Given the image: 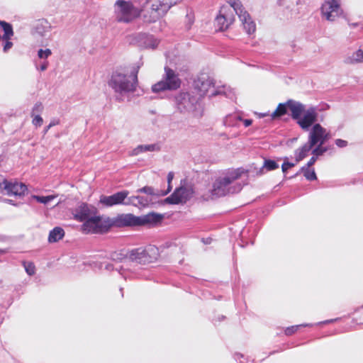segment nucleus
I'll return each instance as SVG.
<instances>
[{"mask_svg": "<svg viewBox=\"0 0 363 363\" xmlns=\"http://www.w3.org/2000/svg\"><path fill=\"white\" fill-rule=\"evenodd\" d=\"M330 138V135L328 132H327L326 129L325 128V136H324V143L328 140Z\"/></svg>", "mask_w": 363, "mask_h": 363, "instance_id": "nucleus-53", "label": "nucleus"}, {"mask_svg": "<svg viewBox=\"0 0 363 363\" xmlns=\"http://www.w3.org/2000/svg\"><path fill=\"white\" fill-rule=\"evenodd\" d=\"M239 363H242V361H240Z\"/></svg>", "mask_w": 363, "mask_h": 363, "instance_id": "nucleus-63", "label": "nucleus"}, {"mask_svg": "<svg viewBox=\"0 0 363 363\" xmlns=\"http://www.w3.org/2000/svg\"><path fill=\"white\" fill-rule=\"evenodd\" d=\"M140 66L133 67L130 74L117 69L111 74L108 86L116 94V100L118 102L124 101L125 96L135 91L138 86V74Z\"/></svg>", "mask_w": 363, "mask_h": 363, "instance_id": "nucleus-2", "label": "nucleus"}, {"mask_svg": "<svg viewBox=\"0 0 363 363\" xmlns=\"http://www.w3.org/2000/svg\"><path fill=\"white\" fill-rule=\"evenodd\" d=\"M65 235L64 230L60 227H55L50 230L48 236L49 242H55L61 240Z\"/></svg>", "mask_w": 363, "mask_h": 363, "instance_id": "nucleus-25", "label": "nucleus"}, {"mask_svg": "<svg viewBox=\"0 0 363 363\" xmlns=\"http://www.w3.org/2000/svg\"><path fill=\"white\" fill-rule=\"evenodd\" d=\"M116 270L118 271V272L125 278V277L124 275L125 268H124L123 265L121 266L119 268L116 267Z\"/></svg>", "mask_w": 363, "mask_h": 363, "instance_id": "nucleus-52", "label": "nucleus"}, {"mask_svg": "<svg viewBox=\"0 0 363 363\" xmlns=\"http://www.w3.org/2000/svg\"><path fill=\"white\" fill-rule=\"evenodd\" d=\"M357 25V23H353L352 26H356Z\"/></svg>", "mask_w": 363, "mask_h": 363, "instance_id": "nucleus-61", "label": "nucleus"}, {"mask_svg": "<svg viewBox=\"0 0 363 363\" xmlns=\"http://www.w3.org/2000/svg\"><path fill=\"white\" fill-rule=\"evenodd\" d=\"M160 146L158 144L140 145L134 148L130 153L131 156H136L145 152L159 151Z\"/></svg>", "mask_w": 363, "mask_h": 363, "instance_id": "nucleus-22", "label": "nucleus"}, {"mask_svg": "<svg viewBox=\"0 0 363 363\" xmlns=\"http://www.w3.org/2000/svg\"><path fill=\"white\" fill-rule=\"evenodd\" d=\"M33 199H35L36 201L40 203L47 204L50 201H52L54 199L56 198V196L55 195H49V196H38V195H33Z\"/></svg>", "mask_w": 363, "mask_h": 363, "instance_id": "nucleus-32", "label": "nucleus"}, {"mask_svg": "<svg viewBox=\"0 0 363 363\" xmlns=\"http://www.w3.org/2000/svg\"><path fill=\"white\" fill-rule=\"evenodd\" d=\"M225 1L233 9L241 21L243 28L248 35L255 33L256 30L255 23L252 20L250 14L243 7L240 0H225Z\"/></svg>", "mask_w": 363, "mask_h": 363, "instance_id": "nucleus-8", "label": "nucleus"}, {"mask_svg": "<svg viewBox=\"0 0 363 363\" xmlns=\"http://www.w3.org/2000/svg\"><path fill=\"white\" fill-rule=\"evenodd\" d=\"M340 1V0H325L322 4L321 13L326 20L334 21L342 13Z\"/></svg>", "mask_w": 363, "mask_h": 363, "instance_id": "nucleus-13", "label": "nucleus"}, {"mask_svg": "<svg viewBox=\"0 0 363 363\" xmlns=\"http://www.w3.org/2000/svg\"><path fill=\"white\" fill-rule=\"evenodd\" d=\"M3 252V250H0V252Z\"/></svg>", "mask_w": 363, "mask_h": 363, "instance_id": "nucleus-62", "label": "nucleus"}, {"mask_svg": "<svg viewBox=\"0 0 363 363\" xmlns=\"http://www.w3.org/2000/svg\"><path fill=\"white\" fill-rule=\"evenodd\" d=\"M48 67V62L45 61L40 65L39 69L40 71H45V69H47Z\"/></svg>", "mask_w": 363, "mask_h": 363, "instance_id": "nucleus-49", "label": "nucleus"}, {"mask_svg": "<svg viewBox=\"0 0 363 363\" xmlns=\"http://www.w3.org/2000/svg\"><path fill=\"white\" fill-rule=\"evenodd\" d=\"M313 147L309 143H305L301 147L295 151V159L296 162L303 160Z\"/></svg>", "mask_w": 363, "mask_h": 363, "instance_id": "nucleus-23", "label": "nucleus"}, {"mask_svg": "<svg viewBox=\"0 0 363 363\" xmlns=\"http://www.w3.org/2000/svg\"><path fill=\"white\" fill-rule=\"evenodd\" d=\"M313 326V324L306 323V324H301V325H292L290 327H288L285 329L284 333L286 335L289 336L295 333L298 329L301 327H311Z\"/></svg>", "mask_w": 363, "mask_h": 363, "instance_id": "nucleus-31", "label": "nucleus"}, {"mask_svg": "<svg viewBox=\"0 0 363 363\" xmlns=\"http://www.w3.org/2000/svg\"><path fill=\"white\" fill-rule=\"evenodd\" d=\"M23 265L29 276H32L35 273V267L33 262H23Z\"/></svg>", "mask_w": 363, "mask_h": 363, "instance_id": "nucleus-35", "label": "nucleus"}, {"mask_svg": "<svg viewBox=\"0 0 363 363\" xmlns=\"http://www.w3.org/2000/svg\"><path fill=\"white\" fill-rule=\"evenodd\" d=\"M199 99L189 92H180L175 97L177 108L181 113L191 112L196 109Z\"/></svg>", "mask_w": 363, "mask_h": 363, "instance_id": "nucleus-9", "label": "nucleus"}, {"mask_svg": "<svg viewBox=\"0 0 363 363\" xmlns=\"http://www.w3.org/2000/svg\"><path fill=\"white\" fill-rule=\"evenodd\" d=\"M211 238H206V240L203 239V242L205 243V244H210L211 243Z\"/></svg>", "mask_w": 363, "mask_h": 363, "instance_id": "nucleus-58", "label": "nucleus"}, {"mask_svg": "<svg viewBox=\"0 0 363 363\" xmlns=\"http://www.w3.org/2000/svg\"><path fill=\"white\" fill-rule=\"evenodd\" d=\"M174 178V173L172 172H169L167 174V182H168V188L166 191H164L161 195L164 196L167 194L172 189L171 182Z\"/></svg>", "mask_w": 363, "mask_h": 363, "instance_id": "nucleus-39", "label": "nucleus"}, {"mask_svg": "<svg viewBox=\"0 0 363 363\" xmlns=\"http://www.w3.org/2000/svg\"><path fill=\"white\" fill-rule=\"evenodd\" d=\"M194 86L201 96L213 97L222 95L229 99H233V91L226 86H215L214 80L208 74L203 73L194 80Z\"/></svg>", "mask_w": 363, "mask_h": 363, "instance_id": "nucleus-4", "label": "nucleus"}, {"mask_svg": "<svg viewBox=\"0 0 363 363\" xmlns=\"http://www.w3.org/2000/svg\"><path fill=\"white\" fill-rule=\"evenodd\" d=\"M300 172H303L304 177L308 181H314L317 179L316 174L313 169H310L308 167H302Z\"/></svg>", "mask_w": 363, "mask_h": 363, "instance_id": "nucleus-30", "label": "nucleus"}, {"mask_svg": "<svg viewBox=\"0 0 363 363\" xmlns=\"http://www.w3.org/2000/svg\"><path fill=\"white\" fill-rule=\"evenodd\" d=\"M138 42L140 45L145 48L155 49L159 44V40L153 35L146 33H140L138 35Z\"/></svg>", "mask_w": 363, "mask_h": 363, "instance_id": "nucleus-20", "label": "nucleus"}, {"mask_svg": "<svg viewBox=\"0 0 363 363\" xmlns=\"http://www.w3.org/2000/svg\"><path fill=\"white\" fill-rule=\"evenodd\" d=\"M128 195L129 192L126 190L118 191L111 196L102 195L100 196L99 202L106 207H111L116 205H125V200Z\"/></svg>", "mask_w": 363, "mask_h": 363, "instance_id": "nucleus-16", "label": "nucleus"}, {"mask_svg": "<svg viewBox=\"0 0 363 363\" xmlns=\"http://www.w3.org/2000/svg\"><path fill=\"white\" fill-rule=\"evenodd\" d=\"M35 28L37 33L43 35V33L49 28L48 22L45 19L39 20L37 22Z\"/></svg>", "mask_w": 363, "mask_h": 363, "instance_id": "nucleus-29", "label": "nucleus"}, {"mask_svg": "<svg viewBox=\"0 0 363 363\" xmlns=\"http://www.w3.org/2000/svg\"><path fill=\"white\" fill-rule=\"evenodd\" d=\"M323 145L320 144L316 145L312 150V155L318 157V156H320L327 152L328 148L323 147Z\"/></svg>", "mask_w": 363, "mask_h": 363, "instance_id": "nucleus-34", "label": "nucleus"}, {"mask_svg": "<svg viewBox=\"0 0 363 363\" xmlns=\"http://www.w3.org/2000/svg\"><path fill=\"white\" fill-rule=\"evenodd\" d=\"M125 206L133 205L134 206L140 208L139 203H138V200L137 199V196H128L127 199L125 200Z\"/></svg>", "mask_w": 363, "mask_h": 363, "instance_id": "nucleus-36", "label": "nucleus"}, {"mask_svg": "<svg viewBox=\"0 0 363 363\" xmlns=\"http://www.w3.org/2000/svg\"><path fill=\"white\" fill-rule=\"evenodd\" d=\"M259 118H262L265 116H270L268 113H256Z\"/></svg>", "mask_w": 363, "mask_h": 363, "instance_id": "nucleus-54", "label": "nucleus"}, {"mask_svg": "<svg viewBox=\"0 0 363 363\" xmlns=\"http://www.w3.org/2000/svg\"><path fill=\"white\" fill-rule=\"evenodd\" d=\"M52 52L50 49H40L38 52V56L40 59H47L49 56H50Z\"/></svg>", "mask_w": 363, "mask_h": 363, "instance_id": "nucleus-38", "label": "nucleus"}, {"mask_svg": "<svg viewBox=\"0 0 363 363\" xmlns=\"http://www.w3.org/2000/svg\"><path fill=\"white\" fill-rule=\"evenodd\" d=\"M28 190L27 186L16 181H9L0 177V193H4L8 196H22Z\"/></svg>", "mask_w": 363, "mask_h": 363, "instance_id": "nucleus-10", "label": "nucleus"}, {"mask_svg": "<svg viewBox=\"0 0 363 363\" xmlns=\"http://www.w3.org/2000/svg\"><path fill=\"white\" fill-rule=\"evenodd\" d=\"M279 168V164L276 161L270 159H264L263 165L259 170L260 174H263L264 169L266 171H272Z\"/></svg>", "mask_w": 363, "mask_h": 363, "instance_id": "nucleus-28", "label": "nucleus"}, {"mask_svg": "<svg viewBox=\"0 0 363 363\" xmlns=\"http://www.w3.org/2000/svg\"><path fill=\"white\" fill-rule=\"evenodd\" d=\"M242 117L238 114L228 115L223 120V124L226 127H238Z\"/></svg>", "mask_w": 363, "mask_h": 363, "instance_id": "nucleus-24", "label": "nucleus"}, {"mask_svg": "<svg viewBox=\"0 0 363 363\" xmlns=\"http://www.w3.org/2000/svg\"><path fill=\"white\" fill-rule=\"evenodd\" d=\"M186 18L187 20V28L189 29L191 26V25L194 23V17L193 16V14L191 13H187L186 16Z\"/></svg>", "mask_w": 363, "mask_h": 363, "instance_id": "nucleus-44", "label": "nucleus"}, {"mask_svg": "<svg viewBox=\"0 0 363 363\" xmlns=\"http://www.w3.org/2000/svg\"><path fill=\"white\" fill-rule=\"evenodd\" d=\"M295 166L294 163L289 162H284L281 165V169L283 173H286L287 169L289 168H291Z\"/></svg>", "mask_w": 363, "mask_h": 363, "instance_id": "nucleus-43", "label": "nucleus"}, {"mask_svg": "<svg viewBox=\"0 0 363 363\" xmlns=\"http://www.w3.org/2000/svg\"><path fill=\"white\" fill-rule=\"evenodd\" d=\"M138 6H135L130 1L118 0L115 4L116 19L118 22L129 23L139 16L141 11L148 4L150 5L152 13L158 18L164 16L175 3L166 0H136Z\"/></svg>", "mask_w": 363, "mask_h": 363, "instance_id": "nucleus-1", "label": "nucleus"}, {"mask_svg": "<svg viewBox=\"0 0 363 363\" xmlns=\"http://www.w3.org/2000/svg\"><path fill=\"white\" fill-rule=\"evenodd\" d=\"M126 257H125L123 256V255L121 254V253H113L111 255V259H113V260H120V261H123V259L126 260L127 259H128L127 255H125Z\"/></svg>", "mask_w": 363, "mask_h": 363, "instance_id": "nucleus-42", "label": "nucleus"}, {"mask_svg": "<svg viewBox=\"0 0 363 363\" xmlns=\"http://www.w3.org/2000/svg\"><path fill=\"white\" fill-rule=\"evenodd\" d=\"M3 40L5 41L3 50L4 52H6L9 50L11 48V47L13 46V43L10 41V39Z\"/></svg>", "mask_w": 363, "mask_h": 363, "instance_id": "nucleus-45", "label": "nucleus"}, {"mask_svg": "<svg viewBox=\"0 0 363 363\" xmlns=\"http://www.w3.org/2000/svg\"><path fill=\"white\" fill-rule=\"evenodd\" d=\"M241 176V171L234 169L228 172L225 176L220 177L213 184L211 190V196L221 197L230 194H235L241 191V184L236 182Z\"/></svg>", "mask_w": 363, "mask_h": 363, "instance_id": "nucleus-3", "label": "nucleus"}, {"mask_svg": "<svg viewBox=\"0 0 363 363\" xmlns=\"http://www.w3.org/2000/svg\"><path fill=\"white\" fill-rule=\"evenodd\" d=\"M288 109L289 106L287 104V101L285 103L279 104L277 109L270 114L271 118L275 119L281 117L282 116L285 115L287 113Z\"/></svg>", "mask_w": 363, "mask_h": 363, "instance_id": "nucleus-27", "label": "nucleus"}, {"mask_svg": "<svg viewBox=\"0 0 363 363\" xmlns=\"http://www.w3.org/2000/svg\"><path fill=\"white\" fill-rule=\"evenodd\" d=\"M108 230V226L97 214L83 221L82 230L84 233H99Z\"/></svg>", "mask_w": 363, "mask_h": 363, "instance_id": "nucleus-12", "label": "nucleus"}, {"mask_svg": "<svg viewBox=\"0 0 363 363\" xmlns=\"http://www.w3.org/2000/svg\"><path fill=\"white\" fill-rule=\"evenodd\" d=\"M43 106L41 103L38 102L36 103L32 109V116H34L35 113H41L43 111Z\"/></svg>", "mask_w": 363, "mask_h": 363, "instance_id": "nucleus-41", "label": "nucleus"}, {"mask_svg": "<svg viewBox=\"0 0 363 363\" xmlns=\"http://www.w3.org/2000/svg\"><path fill=\"white\" fill-rule=\"evenodd\" d=\"M337 320H338V318L329 319V320L319 322L317 323V325L329 324V323H334V322L337 321Z\"/></svg>", "mask_w": 363, "mask_h": 363, "instance_id": "nucleus-48", "label": "nucleus"}, {"mask_svg": "<svg viewBox=\"0 0 363 363\" xmlns=\"http://www.w3.org/2000/svg\"><path fill=\"white\" fill-rule=\"evenodd\" d=\"M287 104L289 110L291 111V118L297 122L306 108V106L299 101L292 99L288 100Z\"/></svg>", "mask_w": 363, "mask_h": 363, "instance_id": "nucleus-19", "label": "nucleus"}, {"mask_svg": "<svg viewBox=\"0 0 363 363\" xmlns=\"http://www.w3.org/2000/svg\"><path fill=\"white\" fill-rule=\"evenodd\" d=\"M162 215L156 213H150L142 216L128 213L119 216L117 222L122 226H140L157 224L162 220Z\"/></svg>", "mask_w": 363, "mask_h": 363, "instance_id": "nucleus-5", "label": "nucleus"}, {"mask_svg": "<svg viewBox=\"0 0 363 363\" xmlns=\"http://www.w3.org/2000/svg\"><path fill=\"white\" fill-rule=\"evenodd\" d=\"M191 188L180 186L177 188L167 198L165 202L169 204H179L186 203L192 195Z\"/></svg>", "mask_w": 363, "mask_h": 363, "instance_id": "nucleus-15", "label": "nucleus"}, {"mask_svg": "<svg viewBox=\"0 0 363 363\" xmlns=\"http://www.w3.org/2000/svg\"><path fill=\"white\" fill-rule=\"evenodd\" d=\"M72 213L74 220L79 222H83L97 214V209L92 205L86 203H80L72 210Z\"/></svg>", "mask_w": 363, "mask_h": 363, "instance_id": "nucleus-14", "label": "nucleus"}, {"mask_svg": "<svg viewBox=\"0 0 363 363\" xmlns=\"http://www.w3.org/2000/svg\"><path fill=\"white\" fill-rule=\"evenodd\" d=\"M136 193L140 194H145L148 196H152V195H160L158 192H155L154 188L149 186H145L143 188L138 189L136 190Z\"/></svg>", "mask_w": 363, "mask_h": 363, "instance_id": "nucleus-33", "label": "nucleus"}, {"mask_svg": "<svg viewBox=\"0 0 363 363\" xmlns=\"http://www.w3.org/2000/svg\"><path fill=\"white\" fill-rule=\"evenodd\" d=\"M182 81L178 73L169 67H164V72L160 81L152 86L154 93L164 91H175L181 86Z\"/></svg>", "mask_w": 363, "mask_h": 363, "instance_id": "nucleus-7", "label": "nucleus"}, {"mask_svg": "<svg viewBox=\"0 0 363 363\" xmlns=\"http://www.w3.org/2000/svg\"><path fill=\"white\" fill-rule=\"evenodd\" d=\"M335 143L339 147H345L347 145V141L342 139H336Z\"/></svg>", "mask_w": 363, "mask_h": 363, "instance_id": "nucleus-46", "label": "nucleus"}, {"mask_svg": "<svg viewBox=\"0 0 363 363\" xmlns=\"http://www.w3.org/2000/svg\"><path fill=\"white\" fill-rule=\"evenodd\" d=\"M60 123V120L57 118H53L50 123V127H53L55 125H57Z\"/></svg>", "mask_w": 363, "mask_h": 363, "instance_id": "nucleus-51", "label": "nucleus"}, {"mask_svg": "<svg viewBox=\"0 0 363 363\" xmlns=\"http://www.w3.org/2000/svg\"><path fill=\"white\" fill-rule=\"evenodd\" d=\"M242 357H243V355L242 354L237 353L235 354V359L236 360L239 359L240 358H242Z\"/></svg>", "mask_w": 363, "mask_h": 363, "instance_id": "nucleus-56", "label": "nucleus"}, {"mask_svg": "<svg viewBox=\"0 0 363 363\" xmlns=\"http://www.w3.org/2000/svg\"><path fill=\"white\" fill-rule=\"evenodd\" d=\"M120 291H121V296H123V292H122V291H123V289H122V288H121V289H120Z\"/></svg>", "mask_w": 363, "mask_h": 363, "instance_id": "nucleus-60", "label": "nucleus"}, {"mask_svg": "<svg viewBox=\"0 0 363 363\" xmlns=\"http://www.w3.org/2000/svg\"><path fill=\"white\" fill-rule=\"evenodd\" d=\"M51 127H50V125H48L47 127L45 128L44 129V131H43V133L44 135L48 133V131L49 130V129Z\"/></svg>", "mask_w": 363, "mask_h": 363, "instance_id": "nucleus-59", "label": "nucleus"}, {"mask_svg": "<svg viewBox=\"0 0 363 363\" xmlns=\"http://www.w3.org/2000/svg\"><path fill=\"white\" fill-rule=\"evenodd\" d=\"M0 27L4 31L2 40L11 39L13 35V30L11 24L4 21H0Z\"/></svg>", "mask_w": 363, "mask_h": 363, "instance_id": "nucleus-26", "label": "nucleus"}, {"mask_svg": "<svg viewBox=\"0 0 363 363\" xmlns=\"http://www.w3.org/2000/svg\"><path fill=\"white\" fill-rule=\"evenodd\" d=\"M241 121L243 122V124L245 127H248V126L251 125L252 123V120H251V119H242V118Z\"/></svg>", "mask_w": 363, "mask_h": 363, "instance_id": "nucleus-50", "label": "nucleus"}, {"mask_svg": "<svg viewBox=\"0 0 363 363\" xmlns=\"http://www.w3.org/2000/svg\"><path fill=\"white\" fill-rule=\"evenodd\" d=\"M4 201L7 203H9L11 205H13V206H16L17 204L14 202V201L11 200V199H4Z\"/></svg>", "mask_w": 363, "mask_h": 363, "instance_id": "nucleus-55", "label": "nucleus"}, {"mask_svg": "<svg viewBox=\"0 0 363 363\" xmlns=\"http://www.w3.org/2000/svg\"><path fill=\"white\" fill-rule=\"evenodd\" d=\"M325 128L320 123H315L308 134V143L315 147L316 145H324Z\"/></svg>", "mask_w": 363, "mask_h": 363, "instance_id": "nucleus-18", "label": "nucleus"}, {"mask_svg": "<svg viewBox=\"0 0 363 363\" xmlns=\"http://www.w3.org/2000/svg\"><path fill=\"white\" fill-rule=\"evenodd\" d=\"M128 259L140 264H147L155 262L159 256V249L155 245L138 247L130 250L127 253Z\"/></svg>", "mask_w": 363, "mask_h": 363, "instance_id": "nucleus-6", "label": "nucleus"}, {"mask_svg": "<svg viewBox=\"0 0 363 363\" xmlns=\"http://www.w3.org/2000/svg\"><path fill=\"white\" fill-rule=\"evenodd\" d=\"M320 109L318 106H310L306 108L303 116L297 121V124L303 130H308L315 123H317L318 112Z\"/></svg>", "mask_w": 363, "mask_h": 363, "instance_id": "nucleus-11", "label": "nucleus"}, {"mask_svg": "<svg viewBox=\"0 0 363 363\" xmlns=\"http://www.w3.org/2000/svg\"><path fill=\"white\" fill-rule=\"evenodd\" d=\"M347 65H354L363 62V50L359 48L353 52H348L344 57Z\"/></svg>", "mask_w": 363, "mask_h": 363, "instance_id": "nucleus-21", "label": "nucleus"}, {"mask_svg": "<svg viewBox=\"0 0 363 363\" xmlns=\"http://www.w3.org/2000/svg\"><path fill=\"white\" fill-rule=\"evenodd\" d=\"M32 123L35 126L40 127L43 123V118L38 114L35 115L33 118Z\"/></svg>", "mask_w": 363, "mask_h": 363, "instance_id": "nucleus-40", "label": "nucleus"}, {"mask_svg": "<svg viewBox=\"0 0 363 363\" xmlns=\"http://www.w3.org/2000/svg\"><path fill=\"white\" fill-rule=\"evenodd\" d=\"M317 158H318L317 157H315V155H313V157L309 160V161L308 162V163L306 164V165L305 167H308V168H309L310 167L313 165L315 164V162H316Z\"/></svg>", "mask_w": 363, "mask_h": 363, "instance_id": "nucleus-47", "label": "nucleus"}, {"mask_svg": "<svg viewBox=\"0 0 363 363\" xmlns=\"http://www.w3.org/2000/svg\"><path fill=\"white\" fill-rule=\"evenodd\" d=\"M235 18L232 13L227 12V8L223 6L215 19V24L220 30H225L233 23Z\"/></svg>", "mask_w": 363, "mask_h": 363, "instance_id": "nucleus-17", "label": "nucleus"}, {"mask_svg": "<svg viewBox=\"0 0 363 363\" xmlns=\"http://www.w3.org/2000/svg\"><path fill=\"white\" fill-rule=\"evenodd\" d=\"M106 269L107 270H112V269H113V265L111 264H107L106 265Z\"/></svg>", "mask_w": 363, "mask_h": 363, "instance_id": "nucleus-57", "label": "nucleus"}, {"mask_svg": "<svg viewBox=\"0 0 363 363\" xmlns=\"http://www.w3.org/2000/svg\"><path fill=\"white\" fill-rule=\"evenodd\" d=\"M137 199L138 200V203L140 205V207H145L148 206L150 202L151 201V199L147 196H137Z\"/></svg>", "mask_w": 363, "mask_h": 363, "instance_id": "nucleus-37", "label": "nucleus"}]
</instances>
